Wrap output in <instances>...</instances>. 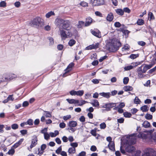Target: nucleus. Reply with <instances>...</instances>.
Here are the masks:
<instances>
[{"label": "nucleus", "mask_w": 156, "mask_h": 156, "mask_svg": "<svg viewBox=\"0 0 156 156\" xmlns=\"http://www.w3.org/2000/svg\"><path fill=\"white\" fill-rule=\"evenodd\" d=\"M59 30L61 38L62 40L70 38L76 30L75 28L70 24H66L63 27L59 28Z\"/></svg>", "instance_id": "1"}, {"label": "nucleus", "mask_w": 156, "mask_h": 156, "mask_svg": "<svg viewBox=\"0 0 156 156\" xmlns=\"http://www.w3.org/2000/svg\"><path fill=\"white\" fill-rule=\"evenodd\" d=\"M121 46V44L119 41L112 40L107 44L106 47L109 51L115 52L117 51Z\"/></svg>", "instance_id": "2"}, {"label": "nucleus", "mask_w": 156, "mask_h": 156, "mask_svg": "<svg viewBox=\"0 0 156 156\" xmlns=\"http://www.w3.org/2000/svg\"><path fill=\"white\" fill-rule=\"evenodd\" d=\"M30 24L32 26L38 29H41L44 26V22L42 19L37 16L30 22Z\"/></svg>", "instance_id": "3"}, {"label": "nucleus", "mask_w": 156, "mask_h": 156, "mask_svg": "<svg viewBox=\"0 0 156 156\" xmlns=\"http://www.w3.org/2000/svg\"><path fill=\"white\" fill-rule=\"evenodd\" d=\"M137 137L136 133H134L129 135L128 137H127V143L129 145H132L135 144L136 142Z\"/></svg>", "instance_id": "4"}, {"label": "nucleus", "mask_w": 156, "mask_h": 156, "mask_svg": "<svg viewBox=\"0 0 156 156\" xmlns=\"http://www.w3.org/2000/svg\"><path fill=\"white\" fill-rule=\"evenodd\" d=\"M55 24L57 26H61V27L59 28L63 27V26L66 24H70L69 22L67 20H64L62 19L59 18H57L55 19Z\"/></svg>", "instance_id": "5"}, {"label": "nucleus", "mask_w": 156, "mask_h": 156, "mask_svg": "<svg viewBox=\"0 0 156 156\" xmlns=\"http://www.w3.org/2000/svg\"><path fill=\"white\" fill-rule=\"evenodd\" d=\"M5 80H0L1 81L4 80H12L17 77L16 75L12 73H8L6 75H4Z\"/></svg>", "instance_id": "6"}, {"label": "nucleus", "mask_w": 156, "mask_h": 156, "mask_svg": "<svg viewBox=\"0 0 156 156\" xmlns=\"http://www.w3.org/2000/svg\"><path fill=\"white\" fill-rule=\"evenodd\" d=\"M154 152V150L152 148H147L145 150L142 156H153L152 155Z\"/></svg>", "instance_id": "7"}, {"label": "nucleus", "mask_w": 156, "mask_h": 156, "mask_svg": "<svg viewBox=\"0 0 156 156\" xmlns=\"http://www.w3.org/2000/svg\"><path fill=\"white\" fill-rule=\"evenodd\" d=\"M69 94L72 96L76 95L77 96H81L83 95L84 91L83 90H79L76 91L74 90H72L69 92Z\"/></svg>", "instance_id": "8"}, {"label": "nucleus", "mask_w": 156, "mask_h": 156, "mask_svg": "<svg viewBox=\"0 0 156 156\" xmlns=\"http://www.w3.org/2000/svg\"><path fill=\"white\" fill-rule=\"evenodd\" d=\"M116 105L115 103H108L105 104L102 106V107L106 108L108 111H110L111 108L115 107Z\"/></svg>", "instance_id": "9"}, {"label": "nucleus", "mask_w": 156, "mask_h": 156, "mask_svg": "<svg viewBox=\"0 0 156 156\" xmlns=\"http://www.w3.org/2000/svg\"><path fill=\"white\" fill-rule=\"evenodd\" d=\"M91 1L94 6L101 5L104 3V0H91Z\"/></svg>", "instance_id": "10"}, {"label": "nucleus", "mask_w": 156, "mask_h": 156, "mask_svg": "<svg viewBox=\"0 0 156 156\" xmlns=\"http://www.w3.org/2000/svg\"><path fill=\"white\" fill-rule=\"evenodd\" d=\"M37 141L38 139L37 136H34L31 140V144L30 145V148L31 149L37 144Z\"/></svg>", "instance_id": "11"}, {"label": "nucleus", "mask_w": 156, "mask_h": 156, "mask_svg": "<svg viewBox=\"0 0 156 156\" xmlns=\"http://www.w3.org/2000/svg\"><path fill=\"white\" fill-rule=\"evenodd\" d=\"M132 65L129 66H126L124 67V69L125 70H129L130 69H132L133 68L136 67L138 65L137 62H133L131 63Z\"/></svg>", "instance_id": "12"}, {"label": "nucleus", "mask_w": 156, "mask_h": 156, "mask_svg": "<svg viewBox=\"0 0 156 156\" xmlns=\"http://www.w3.org/2000/svg\"><path fill=\"white\" fill-rule=\"evenodd\" d=\"M147 133L145 131H144L143 132H140L137 135V137L139 138L145 139L147 137L148 135Z\"/></svg>", "instance_id": "13"}, {"label": "nucleus", "mask_w": 156, "mask_h": 156, "mask_svg": "<svg viewBox=\"0 0 156 156\" xmlns=\"http://www.w3.org/2000/svg\"><path fill=\"white\" fill-rule=\"evenodd\" d=\"M91 32L93 35L98 38H100L101 37V32L98 30L95 31L94 30H91Z\"/></svg>", "instance_id": "14"}, {"label": "nucleus", "mask_w": 156, "mask_h": 156, "mask_svg": "<svg viewBox=\"0 0 156 156\" xmlns=\"http://www.w3.org/2000/svg\"><path fill=\"white\" fill-rule=\"evenodd\" d=\"M92 22V19L90 17H88L86 19V22L84 24L85 27L90 25Z\"/></svg>", "instance_id": "15"}, {"label": "nucleus", "mask_w": 156, "mask_h": 156, "mask_svg": "<svg viewBox=\"0 0 156 156\" xmlns=\"http://www.w3.org/2000/svg\"><path fill=\"white\" fill-rule=\"evenodd\" d=\"M77 125V122L75 121H69L67 124V125L69 127H75Z\"/></svg>", "instance_id": "16"}, {"label": "nucleus", "mask_w": 156, "mask_h": 156, "mask_svg": "<svg viewBox=\"0 0 156 156\" xmlns=\"http://www.w3.org/2000/svg\"><path fill=\"white\" fill-rule=\"evenodd\" d=\"M114 18V15L112 12L109 13L106 17L107 20L109 22H111L112 21Z\"/></svg>", "instance_id": "17"}, {"label": "nucleus", "mask_w": 156, "mask_h": 156, "mask_svg": "<svg viewBox=\"0 0 156 156\" xmlns=\"http://www.w3.org/2000/svg\"><path fill=\"white\" fill-rule=\"evenodd\" d=\"M135 148L131 145L128 146L126 148V151L128 152H132L135 150Z\"/></svg>", "instance_id": "18"}, {"label": "nucleus", "mask_w": 156, "mask_h": 156, "mask_svg": "<svg viewBox=\"0 0 156 156\" xmlns=\"http://www.w3.org/2000/svg\"><path fill=\"white\" fill-rule=\"evenodd\" d=\"M66 100L70 104H78L79 103V101L78 100H76L74 99H67Z\"/></svg>", "instance_id": "19"}, {"label": "nucleus", "mask_w": 156, "mask_h": 156, "mask_svg": "<svg viewBox=\"0 0 156 156\" xmlns=\"http://www.w3.org/2000/svg\"><path fill=\"white\" fill-rule=\"evenodd\" d=\"M108 146L109 149L113 151H115V144L114 142H111L109 143Z\"/></svg>", "instance_id": "20"}, {"label": "nucleus", "mask_w": 156, "mask_h": 156, "mask_svg": "<svg viewBox=\"0 0 156 156\" xmlns=\"http://www.w3.org/2000/svg\"><path fill=\"white\" fill-rule=\"evenodd\" d=\"M99 94L105 98H109L110 95H111L110 93L109 92L108 93H99Z\"/></svg>", "instance_id": "21"}, {"label": "nucleus", "mask_w": 156, "mask_h": 156, "mask_svg": "<svg viewBox=\"0 0 156 156\" xmlns=\"http://www.w3.org/2000/svg\"><path fill=\"white\" fill-rule=\"evenodd\" d=\"M74 66V63L72 62L70 63L67 66V68L65 69V73H68L70 71L73 67Z\"/></svg>", "instance_id": "22"}, {"label": "nucleus", "mask_w": 156, "mask_h": 156, "mask_svg": "<svg viewBox=\"0 0 156 156\" xmlns=\"http://www.w3.org/2000/svg\"><path fill=\"white\" fill-rule=\"evenodd\" d=\"M142 126L145 128H149L151 126L149 122L147 121H145L142 124Z\"/></svg>", "instance_id": "23"}, {"label": "nucleus", "mask_w": 156, "mask_h": 156, "mask_svg": "<svg viewBox=\"0 0 156 156\" xmlns=\"http://www.w3.org/2000/svg\"><path fill=\"white\" fill-rule=\"evenodd\" d=\"M55 14L54 11H50L47 13L45 15V17L47 18H49L52 16H55Z\"/></svg>", "instance_id": "24"}, {"label": "nucleus", "mask_w": 156, "mask_h": 156, "mask_svg": "<svg viewBox=\"0 0 156 156\" xmlns=\"http://www.w3.org/2000/svg\"><path fill=\"white\" fill-rule=\"evenodd\" d=\"M46 147V145H45V144H42L41 146V150L40 151H39L40 148L38 149V151H39V152L38 153V154H42L44 152L43 151L45 149Z\"/></svg>", "instance_id": "25"}, {"label": "nucleus", "mask_w": 156, "mask_h": 156, "mask_svg": "<svg viewBox=\"0 0 156 156\" xmlns=\"http://www.w3.org/2000/svg\"><path fill=\"white\" fill-rule=\"evenodd\" d=\"M116 13L119 15L122 16L124 14V11L121 9H115Z\"/></svg>", "instance_id": "26"}, {"label": "nucleus", "mask_w": 156, "mask_h": 156, "mask_svg": "<svg viewBox=\"0 0 156 156\" xmlns=\"http://www.w3.org/2000/svg\"><path fill=\"white\" fill-rule=\"evenodd\" d=\"M50 136L51 137H55L59 134V132L58 130H55L54 133L50 132L49 133Z\"/></svg>", "instance_id": "27"}, {"label": "nucleus", "mask_w": 156, "mask_h": 156, "mask_svg": "<svg viewBox=\"0 0 156 156\" xmlns=\"http://www.w3.org/2000/svg\"><path fill=\"white\" fill-rule=\"evenodd\" d=\"M133 88L129 86H125L123 89L125 91H131L133 90Z\"/></svg>", "instance_id": "28"}, {"label": "nucleus", "mask_w": 156, "mask_h": 156, "mask_svg": "<svg viewBox=\"0 0 156 156\" xmlns=\"http://www.w3.org/2000/svg\"><path fill=\"white\" fill-rule=\"evenodd\" d=\"M93 106L94 107H97L99 106V104L98 101L94 99L93 100V102L91 103Z\"/></svg>", "instance_id": "29"}, {"label": "nucleus", "mask_w": 156, "mask_h": 156, "mask_svg": "<svg viewBox=\"0 0 156 156\" xmlns=\"http://www.w3.org/2000/svg\"><path fill=\"white\" fill-rule=\"evenodd\" d=\"M148 19L149 20H153L154 19V16L152 12H149L148 13Z\"/></svg>", "instance_id": "30"}, {"label": "nucleus", "mask_w": 156, "mask_h": 156, "mask_svg": "<svg viewBox=\"0 0 156 156\" xmlns=\"http://www.w3.org/2000/svg\"><path fill=\"white\" fill-rule=\"evenodd\" d=\"M140 109L143 112H145L148 110V108L147 105H145L140 108Z\"/></svg>", "instance_id": "31"}, {"label": "nucleus", "mask_w": 156, "mask_h": 156, "mask_svg": "<svg viewBox=\"0 0 156 156\" xmlns=\"http://www.w3.org/2000/svg\"><path fill=\"white\" fill-rule=\"evenodd\" d=\"M136 23L138 25H142L144 24V20L141 19H139L137 21Z\"/></svg>", "instance_id": "32"}, {"label": "nucleus", "mask_w": 156, "mask_h": 156, "mask_svg": "<svg viewBox=\"0 0 156 156\" xmlns=\"http://www.w3.org/2000/svg\"><path fill=\"white\" fill-rule=\"evenodd\" d=\"M76 152V149L73 147H70L68 150V152L69 154L75 153Z\"/></svg>", "instance_id": "33"}, {"label": "nucleus", "mask_w": 156, "mask_h": 156, "mask_svg": "<svg viewBox=\"0 0 156 156\" xmlns=\"http://www.w3.org/2000/svg\"><path fill=\"white\" fill-rule=\"evenodd\" d=\"M76 43V41L75 40L73 39H71L70 40L68 43L69 45L70 46H72L74 45Z\"/></svg>", "instance_id": "34"}, {"label": "nucleus", "mask_w": 156, "mask_h": 156, "mask_svg": "<svg viewBox=\"0 0 156 156\" xmlns=\"http://www.w3.org/2000/svg\"><path fill=\"white\" fill-rule=\"evenodd\" d=\"M67 129V130H69V131L70 133H73L76 130V129L73 128V127H69Z\"/></svg>", "instance_id": "35"}, {"label": "nucleus", "mask_w": 156, "mask_h": 156, "mask_svg": "<svg viewBox=\"0 0 156 156\" xmlns=\"http://www.w3.org/2000/svg\"><path fill=\"white\" fill-rule=\"evenodd\" d=\"M113 109L114 110L117 109L118 112L120 113H122L123 112V110L121 108H119L118 106L115 107L114 108H113Z\"/></svg>", "instance_id": "36"}, {"label": "nucleus", "mask_w": 156, "mask_h": 156, "mask_svg": "<svg viewBox=\"0 0 156 156\" xmlns=\"http://www.w3.org/2000/svg\"><path fill=\"white\" fill-rule=\"evenodd\" d=\"M134 102L135 104H140V101L137 97H136L134 99Z\"/></svg>", "instance_id": "37"}, {"label": "nucleus", "mask_w": 156, "mask_h": 156, "mask_svg": "<svg viewBox=\"0 0 156 156\" xmlns=\"http://www.w3.org/2000/svg\"><path fill=\"white\" fill-rule=\"evenodd\" d=\"M34 123V121L33 119H29L28 120H27L26 122V123L27 124L29 125L30 126H32L33 125Z\"/></svg>", "instance_id": "38"}, {"label": "nucleus", "mask_w": 156, "mask_h": 156, "mask_svg": "<svg viewBox=\"0 0 156 156\" xmlns=\"http://www.w3.org/2000/svg\"><path fill=\"white\" fill-rule=\"evenodd\" d=\"M84 22L82 21H79L78 23L77 24V26L78 28H80L82 27V26L84 24Z\"/></svg>", "instance_id": "39"}, {"label": "nucleus", "mask_w": 156, "mask_h": 156, "mask_svg": "<svg viewBox=\"0 0 156 156\" xmlns=\"http://www.w3.org/2000/svg\"><path fill=\"white\" fill-rule=\"evenodd\" d=\"M152 115H151L147 114L145 115V118L148 120H150L152 119Z\"/></svg>", "instance_id": "40"}, {"label": "nucleus", "mask_w": 156, "mask_h": 156, "mask_svg": "<svg viewBox=\"0 0 156 156\" xmlns=\"http://www.w3.org/2000/svg\"><path fill=\"white\" fill-rule=\"evenodd\" d=\"M93 49H96L99 47V44L98 43H95V44H93L91 45Z\"/></svg>", "instance_id": "41"}, {"label": "nucleus", "mask_w": 156, "mask_h": 156, "mask_svg": "<svg viewBox=\"0 0 156 156\" xmlns=\"http://www.w3.org/2000/svg\"><path fill=\"white\" fill-rule=\"evenodd\" d=\"M100 126L101 129H104L106 128V124L105 122H103L100 124Z\"/></svg>", "instance_id": "42"}, {"label": "nucleus", "mask_w": 156, "mask_h": 156, "mask_svg": "<svg viewBox=\"0 0 156 156\" xmlns=\"http://www.w3.org/2000/svg\"><path fill=\"white\" fill-rule=\"evenodd\" d=\"M129 81V78L128 77H124L123 79V83L124 84H126L128 83Z\"/></svg>", "instance_id": "43"}, {"label": "nucleus", "mask_w": 156, "mask_h": 156, "mask_svg": "<svg viewBox=\"0 0 156 156\" xmlns=\"http://www.w3.org/2000/svg\"><path fill=\"white\" fill-rule=\"evenodd\" d=\"M124 116L126 117L129 118L131 116L130 113L128 112H125L123 113Z\"/></svg>", "instance_id": "44"}, {"label": "nucleus", "mask_w": 156, "mask_h": 156, "mask_svg": "<svg viewBox=\"0 0 156 156\" xmlns=\"http://www.w3.org/2000/svg\"><path fill=\"white\" fill-rule=\"evenodd\" d=\"M15 153V150L14 149L12 148L9 150L8 152V154L9 155H13Z\"/></svg>", "instance_id": "45"}, {"label": "nucleus", "mask_w": 156, "mask_h": 156, "mask_svg": "<svg viewBox=\"0 0 156 156\" xmlns=\"http://www.w3.org/2000/svg\"><path fill=\"white\" fill-rule=\"evenodd\" d=\"M88 102L87 101H86L85 100H81L80 101V103H78V104L77 105V106H82L83 105L87 103H88Z\"/></svg>", "instance_id": "46"}, {"label": "nucleus", "mask_w": 156, "mask_h": 156, "mask_svg": "<svg viewBox=\"0 0 156 156\" xmlns=\"http://www.w3.org/2000/svg\"><path fill=\"white\" fill-rule=\"evenodd\" d=\"M80 5L83 7H87L88 6V3L84 2H81L80 3Z\"/></svg>", "instance_id": "47"}, {"label": "nucleus", "mask_w": 156, "mask_h": 156, "mask_svg": "<svg viewBox=\"0 0 156 156\" xmlns=\"http://www.w3.org/2000/svg\"><path fill=\"white\" fill-rule=\"evenodd\" d=\"M71 117V116L70 115H67L66 116H64L63 117V119L65 120H67Z\"/></svg>", "instance_id": "48"}, {"label": "nucleus", "mask_w": 156, "mask_h": 156, "mask_svg": "<svg viewBox=\"0 0 156 156\" xmlns=\"http://www.w3.org/2000/svg\"><path fill=\"white\" fill-rule=\"evenodd\" d=\"M50 136V134H48V133L44 134V138L46 140H48L49 139Z\"/></svg>", "instance_id": "49"}, {"label": "nucleus", "mask_w": 156, "mask_h": 156, "mask_svg": "<svg viewBox=\"0 0 156 156\" xmlns=\"http://www.w3.org/2000/svg\"><path fill=\"white\" fill-rule=\"evenodd\" d=\"M70 145L73 148H75V147H76L78 146V144L76 142H74L71 143L70 144Z\"/></svg>", "instance_id": "50"}, {"label": "nucleus", "mask_w": 156, "mask_h": 156, "mask_svg": "<svg viewBox=\"0 0 156 156\" xmlns=\"http://www.w3.org/2000/svg\"><path fill=\"white\" fill-rule=\"evenodd\" d=\"M96 130L94 129H92L90 131L91 134L94 136H97V134L96 133Z\"/></svg>", "instance_id": "51"}, {"label": "nucleus", "mask_w": 156, "mask_h": 156, "mask_svg": "<svg viewBox=\"0 0 156 156\" xmlns=\"http://www.w3.org/2000/svg\"><path fill=\"white\" fill-rule=\"evenodd\" d=\"M137 73L139 77L140 78H142L145 76V75L143 74V72H137Z\"/></svg>", "instance_id": "52"}, {"label": "nucleus", "mask_w": 156, "mask_h": 156, "mask_svg": "<svg viewBox=\"0 0 156 156\" xmlns=\"http://www.w3.org/2000/svg\"><path fill=\"white\" fill-rule=\"evenodd\" d=\"M6 6V3L5 1H2L0 3V7H5Z\"/></svg>", "instance_id": "53"}, {"label": "nucleus", "mask_w": 156, "mask_h": 156, "mask_svg": "<svg viewBox=\"0 0 156 156\" xmlns=\"http://www.w3.org/2000/svg\"><path fill=\"white\" fill-rule=\"evenodd\" d=\"M95 14L96 16H98L100 17L103 16L102 14V13L99 11H96L95 12Z\"/></svg>", "instance_id": "54"}, {"label": "nucleus", "mask_w": 156, "mask_h": 156, "mask_svg": "<svg viewBox=\"0 0 156 156\" xmlns=\"http://www.w3.org/2000/svg\"><path fill=\"white\" fill-rule=\"evenodd\" d=\"M12 128L14 129H16L18 128V126L17 124H13L11 126Z\"/></svg>", "instance_id": "55"}, {"label": "nucleus", "mask_w": 156, "mask_h": 156, "mask_svg": "<svg viewBox=\"0 0 156 156\" xmlns=\"http://www.w3.org/2000/svg\"><path fill=\"white\" fill-rule=\"evenodd\" d=\"M44 112L46 113L45 115L46 117L49 118L51 117V115L49 112L46 111H44Z\"/></svg>", "instance_id": "56"}, {"label": "nucleus", "mask_w": 156, "mask_h": 156, "mask_svg": "<svg viewBox=\"0 0 156 156\" xmlns=\"http://www.w3.org/2000/svg\"><path fill=\"white\" fill-rule=\"evenodd\" d=\"M86 152L84 151H82L79 154L76 155V156H85Z\"/></svg>", "instance_id": "57"}, {"label": "nucleus", "mask_w": 156, "mask_h": 156, "mask_svg": "<svg viewBox=\"0 0 156 156\" xmlns=\"http://www.w3.org/2000/svg\"><path fill=\"white\" fill-rule=\"evenodd\" d=\"M154 64H151L149 65H146L144 66L147 70L150 69L153 66Z\"/></svg>", "instance_id": "58"}, {"label": "nucleus", "mask_w": 156, "mask_h": 156, "mask_svg": "<svg viewBox=\"0 0 156 156\" xmlns=\"http://www.w3.org/2000/svg\"><path fill=\"white\" fill-rule=\"evenodd\" d=\"M138 54H131L130 56V58L132 59H135L138 57Z\"/></svg>", "instance_id": "59"}, {"label": "nucleus", "mask_w": 156, "mask_h": 156, "mask_svg": "<svg viewBox=\"0 0 156 156\" xmlns=\"http://www.w3.org/2000/svg\"><path fill=\"white\" fill-rule=\"evenodd\" d=\"M66 126V124L63 122L60 123L59 124V127L60 128H64Z\"/></svg>", "instance_id": "60"}, {"label": "nucleus", "mask_w": 156, "mask_h": 156, "mask_svg": "<svg viewBox=\"0 0 156 156\" xmlns=\"http://www.w3.org/2000/svg\"><path fill=\"white\" fill-rule=\"evenodd\" d=\"M62 151V147L61 146L59 147L58 149L56 150L55 152L58 154H60V152Z\"/></svg>", "instance_id": "61"}, {"label": "nucleus", "mask_w": 156, "mask_h": 156, "mask_svg": "<svg viewBox=\"0 0 156 156\" xmlns=\"http://www.w3.org/2000/svg\"><path fill=\"white\" fill-rule=\"evenodd\" d=\"M48 130V128H45L41 130V133L44 134L47 133V131Z\"/></svg>", "instance_id": "62"}, {"label": "nucleus", "mask_w": 156, "mask_h": 156, "mask_svg": "<svg viewBox=\"0 0 156 156\" xmlns=\"http://www.w3.org/2000/svg\"><path fill=\"white\" fill-rule=\"evenodd\" d=\"M113 4L115 6H117L118 5L117 0H112Z\"/></svg>", "instance_id": "63"}, {"label": "nucleus", "mask_w": 156, "mask_h": 156, "mask_svg": "<svg viewBox=\"0 0 156 156\" xmlns=\"http://www.w3.org/2000/svg\"><path fill=\"white\" fill-rule=\"evenodd\" d=\"M91 81L94 84H98L99 83V80L96 79H93Z\"/></svg>", "instance_id": "64"}]
</instances>
